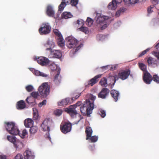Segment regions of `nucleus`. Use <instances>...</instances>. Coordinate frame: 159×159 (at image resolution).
I'll use <instances>...</instances> for the list:
<instances>
[{"instance_id": "nucleus-34", "label": "nucleus", "mask_w": 159, "mask_h": 159, "mask_svg": "<svg viewBox=\"0 0 159 159\" xmlns=\"http://www.w3.org/2000/svg\"><path fill=\"white\" fill-rule=\"evenodd\" d=\"M57 43L58 46L61 47H63L64 46V41L62 38V37L61 39L59 38V39H58Z\"/></svg>"}, {"instance_id": "nucleus-50", "label": "nucleus", "mask_w": 159, "mask_h": 159, "mask_svg": "<svg viewBox=\"0 0 159 159\" xmlns=\"http://www.w3.org/2000/svg\"><path fill=\"white\" fill-rule=\"evenodd\" d=\"M100 115H101V117L102 118H104L106 116V112L104 110L101 109L100 111Z\"/></svg>"}, {"instance_id": "nucleus-3", "label": "nucleus", "mask_w": 159, "mask_h": 159, "mask_svg": "<svg viewBox=\"0 0 159 159\" xmlns=\"http://www.w3.org/2000/svg\"><path fill=\"white\" fill-rule=\"evenodd\" d=\"M5 126L7 131L12 135H17L19 133V130L14 123L11 122H4Z\"/></svg>"}, {"instance_id": "nucleus-45", "label": "nucleus", "mask_w": 159, "mask_h": 159, "mask_svg": "<svg viewBox=\"0 0 159 159\" xmlns=\"http://www.w3.org/2000/svg\"><path fill=\"white\" fill-rule=\"evenodd\" d=\"M62 113V111L61 109H57L54 111V113L55 115L57 116H59L61 115Z\"/></svg>"}, {"instance_id": "nucleus-10", "label": "nucleus", "mask_w": 159, "mask_h": 159, "mask_svg": "<svg viewBox=\"0 0 159 159\" xmlns=\"http://www.w3.org/2000/svg\"><path fill=\"white\" fill-rule=\"evenodd\" d=\"M62 53L60 50H50L48 57L49 58H60Z\"/></svg>"}, {"instance_id": "nucleus-56", "label": "nucleus", "mask_w": 159, "mask_h": 159, "mask_svg": "<svg viewBox=\"0 0 159 159\" xmlns=\"http://www.w3.org/2000/svg\"><path fill=\"white\" fill-rule=\"evenodd\" d=\"M78 50H71L70 55V56H72L75 52H76L77 51H78Z\"/></svg>"}, {"instance_id": "nucleus-54", "label": "nucleus", "mask_w": 159, "mask_h": 159, "mask_svg": "<svg viewBox=\"0 0 159 159\" xmlns=\"http://www.w3.org/2000/svg\"><path fill=\"white\" fill-rule=\"evenodd\" d=\"M138 0H130V4H134L138 2Z\"/></svg>"}, {"instance_id": "nucleus-29", "label": "nucleus", "mask_w": 159, "mask_h": 159, "mask_svg": "<svg viewBox=\"0 0 159 159\" xmlns=\"http://www.w3.org/2000/svg\"><path fill=\"white\" fill-rule=\"evenodd\" d=\"M107 79L105 77H103L102 78L100 82V84L102 87H106L107 86Z\"/></svg>"}, {"instance_id": "nucleus-5", "label": "nucleus", "mask_w": 159, "mask_h": 159, "mask_svg": "<svg viewBox=\"0 0 159 159\" xmlns=\"http://www.w3.org/2000/svg\"><path fill=\"white\" fill-rule=\"evenodd\" d=\"M109 17L107 16H98L96 20V22L98 24H100L102 27L101 30L105 29L107 27V24L109 23L108 20Z\"/></svg>"}, {"instance_id": "nucleus-23", "label": "nucleus", "mask_w": 159, "mask_h": 159, "mask_svg": "<svg viewBox=\"0 0 159 159\" xmlns=\"http://www.w3.org/2000/svg\"><path fill=\"white\" fill-rule=\"evenodd\" d=\"M85 132L86 134V140H88L92 135L93 131L91 128L89 126H87Z\"/></svg>"}, {"instance_id": "nucleus-9", "label": "nucleus", "mask_w": 159, "mask_h": 159, "mask_svg": "<svg viewBox=\"0 0 159 159\" xmlns=\"http://www.w3.org/2000/svg\"><path fill=\"white\" fill-rule=\"evenodd\" d=\"M130 75L132 76V75L130 74V70H127L119 72L118 74V77L121 80H124L128 78L129 76Z\"/></svg>"}, {"instance_id": "nucleus-51", "label": "nucleus", "mask_w": 159, "mask_h": 159, "mask_svg": "<svg viewBox=\"0 0 159 159\" xmlns=\"http://www.w3.org/2000/svg\"><path fill=\"white\" fill-rule=\"evenodd\" d=\"M23 156L20 154H18L15 157L14 159H23Z\"/></svg>"}, {"instance_id": "nucleus-43", "label": "nucleus", "mask_w": 159, "mask_h": 159, "mask_svg": "<svg viewBox=\"0 0 159 159\" xmlns=\"http://www.w3.org/2000/svg\"><path fill=\"white\" fill-rule=\"evenodd\" d=\"M89 99L88 100H89L91 102L93 103V104H94V101L96 98V97L92 94H90L89 95Z\"/></svg>"}, {"instance_id": "nucleus-4", "label": "nucleus", "mask_w": 159, "mask_h": 159, "mask_svg": "<svg viewBox=\"0 0 159 159\" xmlns=\"http://www.w3.org/2000/svg\"><path fill=\"white\" fill-rule=\"evenodd\" d=\"M38 91L42 97L45 98L49 93L50 86L47 83H44L39 87Z\"/></svg>"}, {"instance_id": "nucleus-35", "label": "nucleus", "mask_w": 159, "mask_h": 159, "mask_svg": "<svg viewBox=\"0 0 159 159\" xmlns=\"http://www.w3.org/2000/svg\"><path fill=\"white\" fill-rule=\"evenodd\" d=\"M139 66L140 69L143 71L146 72L147 66L146 65L143 63H139Z\"/></svg>"}, {"instance_id": "nucleus-15", "label": "nucleus", "mask_w": 159, "mask_h": 159, "mask_svg": "<svg viewBox=\"0 0 159 159\" xmlns=\"http://www.w3.org/2000/svg\"><path fill=\"white\" fill-rule=\"evenodd\" d=\"M72 103L71 100L69 98H66L63 99L61 101L58 102V105L59 106H66L69 104H70Z\"/></svg>"}, {"instance_id": "nucleus-49", "label": "nucleus", "mask_w": 159, "mask_h": 159, "mask_svg": "<svg viewBox=\"0 0 159 159\" xmlns=\"http://www.w3.org/2000/svg\"><path fill=\"white\" fill-rule=\"evenodd\" d=\"M38 112H34L33 113V118L34 120H37L38 118Z\"/></svg>"}, {"instance_id": "nucleus-48", "label": "nucleus", "mask_w": 159, "mask_h": 159, "mask_svg": "<svg viewBox=\"0 0 159 159\" xmlns=\"http://www.w3.org/2000/svg\"><path fill=\"white\" fill-rule=\"evenodd\" d=\"M25 89L27 91L30 92L33 91L34 88L32 86L29 85L26 87Z\"/></svg>"}, {"instance_id": "nucleus-31", "label": "nucleus", "mask_w": 159, "mask_h": 159, "mask_svg": "<svg viewBox=\"0 0 159 159\" xmlns=\"http://www.w3.org/2000/svg\"><path fill=\"white\" fill-rule=\"evenodd\" d=\"M72 16V15L70 12H64L61 15L62 18H65L66 19L70 18Z\"/></svg>"}, {"instance_id": "nucleus-37", "label": "nucleus", "mask_w": 159, "mask_h": 159, "mask_svg": "<svg viewBox=\"0 0 159 159\" xmlns=\"http://www.w3.org/2000/svg\"><path fill=\"white\" fill-rule=\"evenodd\" d=\"M152 80L156 83L159 84V76L157 75H153L152 77Z\"/></svg>"}, {"instance_id": "nucleus-7", "label": "nucleus", "mask_w": 159, "mask_h": 159, "mask_svg": "<svg viewBox=\"0 0 159 159\" xmlns=\"http://www.w3.org/2000/svg\"><path fill=\"white\" fill-rule=\"evenodd\" d=\"M52 123V120L50 119H45L41 125V127L44 131H50L49 126Z\"/></svg>"}, {"instance_id": "nucleus-38", "label": "nucleus", "mask_w": 159, "mask_h": 159, "mask_svg": "<svg viewBox=\"0 0 159 159\" xmlns=\"http://www.w3.org/2000/svg\"><path fill=\"white\" fill-rule=\"evenodd\" d=\"M79 29L81 31L84 32L85 34H87L89 32L88 29L87 27L81 26L79 28Z\"/></svg>"}, {"instance_id": "nucleus-62", "label": "nucleus", "mask_w": 159, "mask_h": 159, "mask_svg": "<svg viewBox=\"0 0 159 159\" xmlns=\"http://www.w3.org/2000/svg\"><path fill=\"white\" fill-rule=\"evenodd\" d=\"M81 102L80 101H79V102H77L74 105H75L76 106V108L77 106H80V105H81Z\"/></svg>"}, {"instance_id": "nucleus-59", "label": "nucleus", "mask_w": 159, "mask_h": 159, "mask_svg": "<svg viewBox=\"0 0 159 159\" xmlns=\"http://www.w3.org/2000/svg\"><path fill=\"white\" fill-rule=\"evenodd\" d=\"M158 0H152V3L154 5H156L158 4Z\"/></svg>"}, {"instance_id": "nucleus-12", "label": "nucleus", "mask_w": 159, "mask_h": 159, "mask_svg": "<svg viewBox=\"0 0 159 159\" xmlns=\"http://www.w3.org/2000/svg\"><path fill=\"white\" fill-rule=\"evenodd\" d=\"M143 80L146 84H150L152 80V75L147 71L143 73Z\"/></svg>"}, {"instance_id": "nucleus-39", "label": "nucleus", "mask_w": 159, "mask_h": 159, "mask_svg": "<svg viewBox=\"0 0 159 159\" xmlns=\"http://www.w3.org/2000/svg\"><path fill=\"white\" fill-rule=\"evenodd\" d=\"M53 32L55 35L58 37L60 39H61L62 37L61 33L59 32L57 29H54L53 30Z\"/></svg>"}, {"instance_id": "nucleus-27", "label": "nucleus", "mask_w": 159, "mask_h": 159, "mask_svg": "<svg viewBox=\"0 0 159 159\" xmlns=\"http://www.w3.org/2000/svg\"><path fill=\"white\" fill-rule=\"evenodd\" d=\"M7 139L9 141L14 144L16 148L18 147L17 144V142H16V138L15 137L8 136Z\"/></svg>"}, {"instance_id": "nucleus-36", "label": "nucleus", "mask_w": 159, "mask_h": 159, "mask_svg": "<svg viewBox=\"0 0 159 159\" xmlns=\"http://www.w3.org/2000/svg\"><path fill=\"white\" fill-rule=\"evenodd\" d=\"M93 22V20L91 18L88 17L86 21V24L88 26L90 27L92 25Z\"/></svg>"}, {"instance_id": "nucleus-40", "label": "nucleus", "mask_w": 159, "mask_h": 159, "mask_svg": "<svg viewBox=\"0 0 159 159\" xmlns=\"http://www.w3.org/2000/svg\"><path fill=\"white\" fill-rule=\"evenodd\" d=\"M98 137L96 136H91L89 138V139L91 142L95 143L98 140Z\"/></svg>"}, {"instance_id": "nucleus-25", "label": "nucleus", "mask_w": 159, "mask_h": 159, "mask_svg": "<svg viewBox=\"0 0 159 159\" xmlns=\"http://www.w3.org/2000/svg\"><path fill=\"white\" fill-rule=\"evenodd\" d=\"M26 107L25 102L23 100H20L18 102L16 105V108L18 109L21 110Z\"/></svg>"}, {"instance_id": "nucleus-18", "label": "nucleus", "mask_w": 159, "mask_h": 159, "mask_svg": "<svg viewBox=\"0 0 159 159\" xmlns=\"http://www.w3.org/2000/svg\"><path fill=\"white\" fill-rule=\"evenodd\" d=\"M60 70L59 69L54 77V81L57 84L60 83L61 80V77L60 75Z\"/></svg>"}, {"instance_id": "nucleus-41", "label": "nucleus", "mask_w": 159, "mask_h": 159, "mask_svg": "<svg viewBox=\"0 0 159 159\" xmlns=\"http://www.w3.org/2000/svg\"><path fill=\"white\" fill-rule=\"evenodd\" d=\"M66 5V4L63 1H62L61 4L59 6V10L62 11L64 9V7Z\"/></svg>"}, {"instance_id": "nucleus-42", "label": "nucleus", "mask_w": 159, "mask_h": 159, "mask_svg": "<svg viewBox=\"0 0 159 159\" xmlns=\"http://www.w3.org/2000/svg\"><path fill=\"white\" fill-rule=\"evenodd\" d=\"M80 95V94L78 93L77 94L75 93H74L73 94V97L71 99H70L71 100L72 102H73V101L77 99Z\"/></svg>"}, {"instance_id": "nucleus-47", "label": "nucleus", "mask_w": 159, "mask_h": 159, "mask_svg": "<svg viewBox=\"0 0 159 159\" xmlns=\"http://www.w3.org/2000/svg\"><path fill=\"white\" fill-rule=\"evenodd\" d=\"M78 2V0H70V4L72 6H75Z\"/></svg>"}, {"instance_id": "nucleus-19", "label": "nucleus", "mask_w": 159, "mask_h": 159, "mask_svg": "<svg viewBox=\"0 0 159 159\" xmlns=\"http://www.w3.org/2000/svg\"><path fill=\"white\" fill-rule=\"evenodd\" d=\"M111 95L112 98H114V101L116 102L119 95V92L115 90H112L111 91Z\"/></svg>"}, {"instance_id": "nucleus-64", "label": "nucleus", "mask_w": 159, "mask_h": 159, "mask_svg": "<svg viewBox=\"0 0 159 159\" xmlns=\"http://www.w3.org/2000/svg\"><path fill=\"white\" fill-rule=\"evenodd\" d=\"M6 156L4 155H0V159H6Z\"/></svg>"}, {"instance_id": "nucleus-60", "label": "nucleus", "mask_w": 159, "mask_h": 159, "mask_svg": "<svg viewBox=\"0 0 159 159\" xmlns=\"http://www.w3.org/2000/svg\"><path fill=\"white\" fill-rule=\"evenodd\" d=\"M119 10L120 11L121 13H123L126 10V9L125 8L122 7L120 8Z\"/></svg>"}, {"instance_id": "nucleus-22", "label": "nucleus", "mask_w": 159, "mask_h": 159, "mask_svg": "<svg viewBox=\"0 0 159 159\" xmlns=\"http://www.w3.org/2000/svg\"><path fill=\"white\" fill-rule=\"evenodd\" d=\"M148 65L153 64L156 66L158 65V62L156 59L151 57H150L148 58L147 60Z\"/></svg>"}, {"instance_id": "nucleus-17", "label": "nucleus", "mask_w": 159, "mask_h": 159, "mask_svg": "<svg viewBox=\"0 0 159 159\" xmlns=\"http://www.w3.org/2000/svg\"><path fill=\"white\" fill-rule=\"evenodd\" d=\"M25 159H34V153L31 151L26 150L24 153Z\"/></svg>"}, {"instance_id": "nucleus-13", "label": "nucleus", "mask_w": 159, "mask_h": 159, "mask_svg": "<svg viewBox=\"0 0 159 159\" xmlns=\"http://www.w3.org/2000/svg\"><path fill=\"white\" fill-rule=\"evenodd\" d=\"M110 92L109 90L106 88H103L98 94V97L102 99L106 98Z\"/></svg>"}, {"instance_id": "nucleus-55", "label": "nucleus", "mask_w": 159, "mask_h": 159, "mask_svg": "<svg viewBox=\"0 0 159 159\" xmlns=\"http://www.w3.org/2000/svg\"><path fill=\"white\" fill-rule=\"evenodd\" d=\"M114 2L116 4H119L120 3L122 2V0H113Z\"/></svg>"}, {"instance_id": "nucleus-57", "label": "nucleus", "mask_w": 159, "mask_h": 159, "mask_svg": "<svg viewBox=\"0 0 159 159\" xmlns=\"http://www.w3.org/2000/svg\"><path fill=\"white\" fill-rule=\"evenodd\" d=\"M54 66H55V67H53V66L52 65L51 66H50V68H51V69L52 70H53V71L55 70L57 68V66L56 65H54Z\"/></svg>"}, {"instance_id": "nucleus-24", "label": "nucleus", "mask_w": 159, "mask_h": 159, "mask_svg": "<svg viewBox=\"0 0 159 159\" xmlns=\"http://www.w3.org/2000/svg\"><path fill=\"white\" fill-rule=\"evenodd\" d=\"M34 123L33 120L30 118L25 119L24 121V124L25 127L28 128L33 126Z\"/></svg>"}, {"instance_id": "nucleus-6", "label": "nucleus", "mask_w": 159, "mask_h": 159, "mask_svg": "<svg viewBox=\"0 0 159 159\" xmlns=\"http://www.w3.org/2000/svg\"><path fill=\"white\" fill-rule=\"evenodd\" d=\"M60 128L61 131L64 134H66L71 131L72 125L70 122H65L63 124H61Z\"/></svg>"}, {"instance_id": "nucleus-14", "label": "nucleus", "mask_w": 159, "mask_h": 159, "mask_svg": "<svg viewBox=\"0 0 159 159\" xmlns=\"http://www.w3.org/2000/svg\"><path fill=\"white\" fill-rule=\"evenodd\" d=\"M37 61L39 64L42 66L46 65L49 63V60L47 58L43 57H38Z\"/></svg>"}, {"instance_id": "nucleus-32", "label": "nucleus", "mask_w": 159, "mask_h": 159, "mask_svg": "<svg viewBox=\"0 0 159 159\" xmlns=\"http://www.w3.org/2000/svg\"><path fill=\"white\" fill-rule=\"evenodd\" d=\"M35 101V99L31 96L28 97L26 99V102L29 104L34 103Z\"/></svg>"}, {"instance_id": "nucleus-20", "label": "nucleus", "mask_w": 159, "mask_h": 159, "mask_svg": "<svg viewBox=\"0 0 159 159\" xmlns=\"http://www.w3.org/2000/svg\"><path fill=\"white\" fill-rule=\"evenodd\" d=\"M47 15L50 17H53L54 16L55 13L51 6H48L47 8Z\"/></svg>"}, {"instance_id": "nucleus-58", "label": "nucleus", "mask_w": 159, "mask_h": 159, "mask_svg": "<svg viewBox=\"0 0 159 159\" xmlns=\"http://www.w3.org/2000/svg\"><path fill=\"white\" fill-rule=\"evenodd\" d=\"M62 1H63L65 3L67 4H70V0H62Z\"/></svg>"}, {"instance_id": "nucleus-53", "label": "nucleus", "mask_w": 159, "mask_h": 159, "mask_svg": "<svg viewBox=\"0 0 159 159\" xmlns=\"http://www.w3.org/2000/svg\"><path fill=\"white\" fill-rule=\"evenodd\" d=\"M148 51L149 50H144L142 52L139 53V57H141L143 56V55L146 54Z\"/></svg>"}, {"instance_id": "nucleus-33", "label": "nucleus", "mask_w": 159, "mask_h": 159, "mask_svg": "<svg viewBox=\"0 0 159 159\" xmlns=\"http://www.w3.org/2000/svg\"><path fill=\"white\" fill-rule=\"evenodd\" d=\"M28 133L26 130L25 129L23 130L21 132V133H20L19 130V133L17 134H18L21 138H24L25 135L27 134Z\"/></svg>"}, {"instance_id": "nucleus-2", "label": "nucleus", "mask_w": 159, "mask_h": 159, "mask_svg": "<svg viewBox=\"0 0 159 159\" xmlns=\"http://www.w3.org/2000/svg\"><path fill=\"white\" fill-rule=\"evenodd\" d=\"M94 105L89 100H86L84 104L80 108V111L82 113H85L86 111V115L88 117L90 116V115L92 113Z\"/></svg>"}, {"instance_id": "nucleus-63", "label": "nucleus", "mask_w": 159, "mask_h": 159, "mask_svg": "<svg viewBox=\"0 0 159 159\" xmlns=\"http://www.w3.org/2000/svg\"><path fill=\"white\" fill-rule=\"evenodd\" d=\"M154 48L156 49H159V42L157 43L154 47Z\"/></svg>"}, {"instance_id": "nucleus-28", "label": "nucleus", "mask_w": 159, "mask_h": 159, "mask_svg": "<svg viewBox=\"0 0 159 159\" xmlns=\"http://www.w3.org/2000/svg\"><path fill=\"white\" fill-rule=\"evenodd\" d=\"M109 9L114 10L117 8V5L114 2V1L112 0L111 2L109 3L107 6Z\"/></svg>"}, {"instance_id": "nucleus-52", "label": "nucleus", "mask_w": 159, "mask_h": 159, "mask_svg": "<svg viewBox=\"0 0 159 159\" xmlns=\"http://www.w3.org/2000/svg\"><path fill=\"white\" fill-rule=\"evenodd\" d=\"M152 54L157 58H159V52H158L157 51H153L152 52Z\"/></svg>"}, {"instance_id": "nucleus-21", "label": "nucleus", "mask_w": 159, "mask_h": 159, "mask_svg": "<svg viewBox=\"0 0 159 159\" xmlns=\"http://www.w3.org/2000/svg\"><path fill=\"white\" fill-rule=\"evenodd\" d=\"M44 45L47 48L46 50H52L55 47L54 42L49 40L47 41L46 43Z\"/></svg>"}, {"instance_id": "nucleus-30", "label": "nucleus", "mask_w": 159, "mask_h": 159, "mask_svg": "<svg viewBox=\"0 0 159 159\" xmlns=\"http://www.w3.org/2000/svg\"><path fill=\"white\" fill-rule=\"evenodd\" d=\"M38 130V128L36 126H32L30 127V134H34L36 133Z\"/></svg>"}, {"instance_id": "nucleus-61", "label": "nucleus", "mask_w": 159, "mask_h": 159, "mask_svg": "<svg viewBox=\"0 0 159 159\" xmlns=\"http://www.w3.org/2000/svg\"><path fill=\"white\" fill-rule=\"evenodd\" d=\"M121 13V12L119 10L116 12V15L117 16H119L120 15Z\"/></svg>"}, {"instance_id": "nucleus-8", "label": "nucleus", "mask_w": 159, "mask_h": 159, "mask_svg": "<svg viewBox=\"0 0 159 159\" xmlns=\"http://www.w3.org/2000/svg\"><path fill=\"white\" fill-rule=\"evenodd\" d=\"M76 106L75 105H70L68 108L66 109V111L73 118L77 114V111L75 110Z\"/></svg>"}, {"instance_id": "nucleus-44", "label": "nucleus", "mask_w": 159, "mask_h": 159, "mask_svg": "<svg viewBox=\"0 0 159 159\" xmlns=\"http://www.w3.org/2000/svg\"><path fill=\"white\" fill-rule=\"evenodd\" d=\"M39 95V93L38 92H33L31 93V96L34 99L37 98Z\"/></svg>"}, {"instance_id": "nucleus-46", "label": "nucleus", "mask_w": 159, "mask_h": 159, "mask_svg": "<svg viewBox=\"0 0 159 159\" xmlns=\"http://www.w3.org/2000/svg\"><path fill=\"white\" fill-rule=\"evenodd\" d=\"M76 23L77 24H78L81 27L83 26L84 25V21L82 19H80V20H78L77 21Z\"/></svg>"}, {"instance_id": "nucleus-26", "label": "nucleus", "mask_w": 159, "mask_h": 159, "mask_svg": "<svg viewBox=\"0 0 159 159\" xmlns=\"http://www.w3.org/2000/svg\"><path fill=\"white\" fill-rule=\"evenodd\" d=\"M32 71L33 73L36 76H40L43 77H46L48 76L47 75L34 69H32Z\"/></svg>"}, {"instance_id": "nucleus-1", "label": "nucleus", "mask_w": 159, "mask_h": 159, "mask_svg": "<svg viewBox=\"0 0 159 159\" xmlns=\"http://www.w3.org/2000/svg\"><path fill=\"white\" fill-rule=\"evenodd\" d=\"M66 45L68 48L79 50L83 46V43L80 42L76 39L71 37H68L66 39Z\"/></svg>"}, {"instance_id": "nucleus-16", "label": "nucleus", "mask_w": 159, "mask_h": 159, "mask_svg": "<svg viewBox=\"0 0 159 159\" xmlns=\"http://www.w3.org/2000/svg\"><path fill=\"white\" fill-rule=\"evenodd\" d=\"M102 75V74H99L95 76L88 81V84L91 86H93L98 81V79L101 78Z\"/></svg>"}, {"instance_id": "nucleus-11", "label": "nucleus", "mask_w": 159, "mask_h": 159, "mask_svg": "<svg viewBox=\"0 0 159 159\" xmlns=\"http://www.w3.org/2000/svg\"><path fill=\"white\" fill-rule=\"evenodd\" d=\"M51 27L47 24L43 25V26L39 29V32L41 35L46 34L50 32Z\"/></svg>"}]
</instances>
